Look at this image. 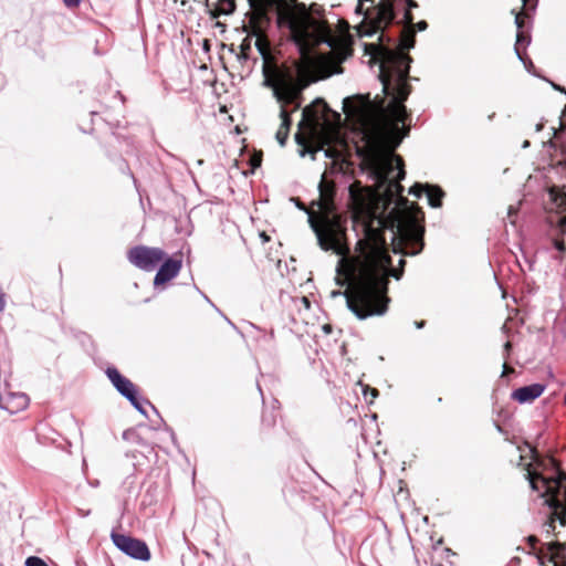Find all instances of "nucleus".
<instances>
[{"label":"nucleus","instance_id":"40","mask_svg":"<svg viewBox=\"0 0 566 566\" xmlns=\"http://www.w3.org/2000/svg\"><path fill=\"white\" fill-rule=\"evenodd\" d=\"M494 426H495V429L497 430V432H500V433L505 432L504 429L499 423H494Z\"/></svg>","mask_w":566,"mask_h":566},{"label":"nucleus","instance_id":"51","mask_svg":"<svg viewBox=\"0 0 566 566\" xmlns=\"http://www.w3.org/2000/svg\"><path fill=\"white\" fill-rule=\"evenodd\" d=\"M306 113H307V108H305V109L303 111V117H305Z\"/></svg>","mask_w":566,"mask_h":566},{"label":"nucleus","instance_id":"32","mask_svg":"<svg viewBox=\"0 0 566 566\" xmlns=\"http://www.w3.org/2000/svg\"><path fill=\"white\" fill-rule=\"evenodd\" d=\"M263 422L266 423L268 426H272L274 424L275 419L273 416H271V418H268L266 415H263Z\"/></svg>","mask_w":566,"mask_h":566},{"label":"nucleus","instance_id":"20","mask_svg":"<svg viewBox=\"0 0 566 566\" xmlns=\"http://www.w3.org/2000/svg\"><path fill=\"white\" fill-rule=\"evenodd\" d=\"M127 400L130 402V405H132V406H133V407H134V408H135L139 413H142V415H143V416H145V417H147V412H146V409H145V407H144L143 402H144V403H146V405H149V406L153 408V410L158 415L157 409H156V408H155V407H154V406H153L148 400H146V399H139V398H138V396H137V392H136V394H134V399H133V400H132V399H127Z\"/></svg>","mask_w":566,"mask_h":566},{"label":"nucleus","instance_id":"2","mask_svg":"<svg viewBox=\"0 0 566 566\" xmlns=\"http://www.w3.org/2000/svg\"><path fill=\"white\" fill-rule=\"evenodd\" d=\"M279 24L289 29L291 39L301 53L302 61L290 67L275 69L273 74L264 65L263 86L272 90V95L280 104L279 128L290 132L292 124L290 114L301 107L302 93L318 78L342 73V67L331 61V55L316 51L321 44L334 45L332 30L327 22L319 18L316 4L307 8L304 3L291 0V4L279 15Z\"/></svg>","mask_w":566,"mask_h":566},{"label":"nucleus","instance_id":"56","mask_svg":"<svg viewBox=\"0 0 566 566\" xmlns=\"http://www.w3.org/2000/svg\"><path fill=\"white\" fill-rule=\"evenodd\" d=\"M564 402H565V405H566V392H565V397H564Z\"/></svg>","mask_w":566,"mask_h":566},{"label":"nucleus","instance_id":"3","mask_svg":"<svg viewBox=\"0 0 566 566\" xmlns=\"http://www.w3.org/2000/svg\"><path fill=\"white\" fill-rule=\"evenodd\" d=\"M388 253L376 250L356 271L352 286L345 293L348 310L360 321L374 316H384L388 312V276L399 280L402 270L391 269Z\"/></svg>","mask_w":566,"mask_h":566},{"label":"nucleus","instance_id":"6","mask_svg":"<svg viewBox=\"0 0 566 566\" xmlns=\"http://www.w3.org/2000/svg\"><path fill=\"white\" fill-rule=\"evenodd\" d=\"M394 252L403 255H417L423 249L424 228L416 218L407 217L392 224Z\"/></svg>","mask_w":566,"mask_h":566},{"label":"nucleus","instance_id":"13","mask_svg":"<svg viewBox=\"0 0 566 566\" xmlns=\"http://www.w3.org/2000/svg\"><path fill=\"white\" fill-rule=\"evenodd\" d=\"M526 18H527V13H517L515 15V25L517 28L515 53H516V56L518 57V60L522 61L523 63H525V61H524L523 55L520 52L518 45L524 44V43L530 44V42H531V38L526 34H524V32L522 31Z\"/></svg>","mask_w":566,"mask_h":566},{"label":"nucleus","instance_id":"15","mask_svg":"<svg viewBox=\"0 0 566 566\" xmlns=\"http://www.w3.org/2000/svg\"><path fill=\"white\" fill-rule=\"evenodd\" d=\"M562 172L566 178V160L562 168ZM549 195L552 197V200L556 205L557 209H559L562 212L566 211V184L563 185L562 188H552L549 190Z\"/></svg>","mask_w":566,"mask_h":566},{"label":"nucleus","instance_id":"29","mask_svg":"<svg viewBox=\"0 0 566 566\" xmlns=\"http://www.w3.org/2000/svg\"><path fill=\"white\" fill-rule=\"evenodd\" d=\"M566 235V227H556V235L557 238H562L564 239V237Z\"/></svg>","mask_w":566,"mask_h":566},{"label":"nucleus","instance_id":"41","mask_svg":"<svg viewBox=\"0 0 566 566\" xmlns=\"http://www.w3.org/2000/svg\"><path fill=\"white\" fill-rule=\"evenodd\" d=\"M543 127H544V124H543V123H538V124L536 125L535 129H536V132H539V130H542V129H543Z\"/></svg>","mask_w":566,"mask_h":566},{"label":"nucleus","instance_id":"7","mask_svg":"<svg viewBox=\"0 0 566 566\" xmlns=\"http://www.w3.org/2000/svg\"><path fill=\"white\" fill-rule=\"evenodd\" d=\"M166 253L160 248H150L146 245H137L128 251V261L136 268L150 272L164 261Z\"/></svg>","mask_w":566,"mask_h":566},{"label":"nucleus","instance_id":"50","mask_svg":"<svg viewBox=\"0 0 566 566\" xmlns=\"http://www.w3.org/2000/svg\"><path fill=\"white\" fill-rule=\"evenodd\" d=\"M197 164H198V165H202V164H203V160H202V159H198V160H197Z\"/></svg>","mask_w":566,"mask_h":566},{"label":"nucleus","instance_id":"54","mask_svg":"<svg viewBox=\"0 0 566 566\" xmlns=\"http://www.w3.org/2000/svg\"><path fill=\"white\" fill-rule=\"evenodd\" d=\"M258 390L260 391V394L262 395V390H261V387L258 385Z\"/></svg>","mask_w":566,"mask_h":566},{"label":"nucleus","instance_id":"42","mask_svg":"<svg viewBox=\"0 0 566 566\" xmlns=\"http://www.w3.org/2000/svg\"><path fill=\"white\" fill-rule=\"evenodd\" d=\"M248 2H249L251 8H254L256 0H248Z\"/></svg>","mask_w":566,"mask_h":566},{"label":"nucleus","instance_id":"17","mask_svg":"<svg viewBox=\"0 0 566 566\" xmlns=\"http://www.w3.org/2000/svg\"><path fill=\"white\" fill-rule=\"evenodd\" d=\"M365 2H366L365 0H358V4L356 7L355 12L358 13V14H364L365 19L371 20V23H373V27H374L373 32H376L378 30H382L384 28L388 27L389 24H381V25H379L377 23L376 17H375V12L373 10V6L369 9H367L366 11L364 10V3Z\"/></svg>","mask_w":566,"mask_h":566},{"label":"nucleus","instance_id":"37","mask_svg":"<svg viewBox=\"0 0 566 566\" xmlns=\"http://www.w3.org/2000/svg\"><path fill=\"white\" fill-rule=\"evenodd\" d=\"M78 513H80L82 516L86 517V516H88V515H90L91 511H90V510H87V511L78 510Z\"/></svg>","mask_w":566,"mask_h":566},{"label":"nucleus","instance_id":"34","mask_svg":"<svg viewBox=\"0 0 566 566\" xmlns=\"http://www.w3.org/2000/svg\"><path fill=\"white\" fill-rule=\"evenodd\" d=\"M242 48H244L245 51H250V41L248 39H245L240 45V51H242Z\"/></svg>","mask_w":566,"mask_h":566},{"label":"nucleus","instance_id":"38","mask_svg":"<svg viewBox=\"0 0 566 566\" xmlns=\"http://www.w3.org/2000/svg\"><path fill=\"white\" fill-rule=\"evenodd\" d=\"M216 27H217L218 29H222V31L226 29V24H224V23H221V22H219V21H217V22H216Z\"/></svg>","mask_w":566,"mask_h":566},{"label":"nucleus","instance_id":"1","mask_svg":"<svg viewBox=\"0 0 566 566\" xmlns=\"http://www.w3.org/2000/svg\"><path fill=\"white\" fill-rule=\"evenodd\" d=\"M403 10L402 21L405 27L400 29V39L398 49L382 48L378 50V60L380 69V83L382 92L390 97L387 106L389 120L380 129H377L367 140V160L370 166L374 178L381 182H389V187H395L398 192L403 190L399 182L405 179L406 171L403 161L399 156L391 154L409 134V127L406 122L409 118L403 102L410 94L408 84L410 63L412 59L406 51L415 46L416 30L424 31L428 28L426 21H419L413 24L411 9L406 0L397 4V11Z\"/></svg>","mask_w":566,"mask_h":566},{"label":"nucleus","instance_id":"35","mask_svg":"<svg viewBox=\"0 0 566 566\" xmlns=\"http://www.w3.org/2000/svg\"><path fill=\"white\" fill-rule=\"evenodd\" d=\"M557 226H558V227H562V228H563V227H566V214H565V216H563V217H560V218L558 219V221H557Z\"/></svg>","mask_w":566,"mask_h":566},{"label":"nucleus","instance_id":"43","mask_svg":"<svg viewBox=\"0 0 566 566\" xmlns=\"http://www.w3.org/2000/svg\"><path fill=\"white\" fill-rule=\"evenodd\" d=\"M553 87L557 91L564 92V88H562L559 85L553 84Z\"/></svg>","mask_w":566,"mask_h":566},{"label":"nucleus","instance_id":"55","mask_svg":"<svg viewBox=\"0 0 566 566\" xmlns=\"http://www.w3.org/2000/svg\"><path fill=\"white\" fill-rule=\"evenodd\" d=\"M564 114H566V104H565V107H564V111H563Z\"/></svg>","mask_w":566,"mask_h":566},{"label":"nucleus","instance_id":"24","mask_svg":"<svg viewBox=\"0 0 566 566\" xmlns=\"http://www.w3.org/2000/svg\"><path fill=\"white\" fill-rule=\"evenodd\" d=\"M349 190V197L353 201L360 200V185L359 184H353L348 188Z\"/></svg>","mask_w":566,"mask_h":566},{"label":"nucleus","instance_id":"10","mask_svg":"<svg viewBox=\"0 0 566 566\" xmlns=\"http://www.w3.org/2000/svg\"><path fill=\"white\" fill-rule=\"evenodd\" d=\"M182 261L181 259L168 258L166 259L161 265L159 266L155 279L154 285L159 286L169 282L174 277H176L181 270Z\"/></svg>","mask_w":566,"mask_h":566},{"label":"nucleus","instance_id":"31","mask_svg":"<svg viewBox=\"0 0 566 566\" xmlns=\"http://www.w3.org/2000/svg\"><path fill=\"white\" fill-rule=\"evenodd\" d=\"M4 307H6V298H4V294L0 290V313L4 311Z\"/></svg>","mask_w":566,"mask_h":566},{"label":"nucleus","instance_id":"8","mask_svg":"<svg viewBox=\"0 0 566 566\" xmlns=\"http://www.w3.org/2000/svg\"><path fill=\"white\" fill-rule=\"evenodd\" d=\"M111 538L115 547L130 558L140 562L150 559V551L144 541L115 532L112 533Z\"/></svg>","mask_w":566,"mask_h":566},{"label":"nucleus","instance_id":"11","mask_svg":"<svg viewBox=\"0 0 566 566\" xmlns=\"http://www.w3.org/2000/svg\"><path fill=\"white\" fill-rule=\"evenodd\" d=\"M546 386L539 382L520 387L512 391L511 399L521 405L531 403L545 391Z\"/></svg>","mask_w":566,"mask_h":566},{"label":"nucleus","instance_id":"52","mask_svg":"<svg viewBox=\"0 0 566 566\" xmlns=\"http://www.w3.org/2000/svg\"><path fill=\"white\" fill-rule=\"evenodd\" d=\"M92 485H93V486H97V485H98V481L93 482V483H92Z\"/></svg>","mask_w":566,"mask_h":566},{"label":"nucleus","instance_id":"4","mask_svg":"<svg viewBox=\"0 0 566 566\" xmlns=\"http://www.w3.org/2000/svg\"><path fill=\"white\" fill-rule=\"evenodd\" d=\"M318 191L319 198L314 202L318 207L317 216L298 201H296V206L307 213L308 224L316 235L318 247L323 251H332L344 256L349 251L346 243V221L336 211L334 202L335 186L326 180L325 175L322 176L318 184Z\"/></svg>","mask_w":566,"mask_h":566},{"label":"nucleus","instance_id":"39","mask_svg":"<svg viewBox=\"0 0 566 566\" xmlns=\"http://www.w3.org/2000/svg\"><path fill=\"white\" fill-rule=\"evenodd\" d=\"M417 328H422L424 326V321L415 322Z\"/></svg>","mask_w":566,"mask_h":566},{"label":"nucleus","instance_id":"36","mask_svg":"<svg viewBox=\"0 0 566 566\" xmlns=\"http://www.w3.org/2000/svg\"><path fill=\"white\" fill-rule=\"evenodd\" d=\"M517 212V208L514 207V206H510L509 209H507V214L509 217L515 214Z\"/></svg>","mask_w":566,"mask_h":566},{"label":"nucleus","instance_id":"27","mask_svg":"<svg viewBox=\"0 0 566 566\" xmlns=\"http://www.w3.org/2000/svg\"><path fill=\"white\" fill-rule=\"evenodd\" d=\"M287 136H289V130H285V129H282V128H279L276 134H275V138H276V140L279 142V144L281 146L285 145Z\"/></svg>","mask_w":566,"mask_h":566},{"label":"nucleus","instance_id":"44","mask_svg":"<svg viewBox=\"0 0 566 566\" xmlns=\"http://www.w3.org/2000/svg\"><path fill=\"white\" fill-rule=\"evenodd\" d=\"M530 146V142L528 140H525L522 145L523 148H527Z\"/></svg>","mask_w":566,"mask_h":566},{"label":"nucleus","instance_id":"26","mask_svg":"<svg viewBox=\"0 0 566 566\" xmlns=\"http://www.w3.org/2000/svg\"><path fill=\"white\" fill-rule=\"evenodd\" d=\"M423 192L426 193V186L420 185V184H415L409 189V193L417 198H420Z\"/></svg>","mask_w":566,"mask_h":566},{"label":"nucleus","instance_id":"49","mask_svg":"<svg viewBox=\"0 0 566 566\" xmlns=\"http://www.w3.org/2000/svg\"><path fill=\"white\" fill-rule=\"evenodd\" d=\"M205 300H206L207 302H209L212 306H214V305L211 303V301L208 298V296H206V295H205Z\"/></svg>","mask_w":566,"mask_h":566},{"label":"nucleus","instance_id":"16","mask_svg":"<svg viewBox=\"0 0 566 566\" xmlns=\"http://www.w3.org/2000/svg\"><path fill=\"white\" fill-rule=\"evenodd\" d=\"M426 196L430 207L440 208L442 206L444 191L439 186L426 185Z\"/></svg>","mask_w":566,"mask_h":566},{"label":"nucleus","instance_id":"53","mask_svg":"<svg viewBox=\"0 0 566 566\" xmlns=\"http://www.w3.org/2000/svg\"><path fill=\"white\" fill-rule=\"evenodd\" d=\"M527 1H528V0H523V4H524V7H526V6H527Z\"/></svg>","mask_w":566,"mask_h":566},{"label":"nucleus","instance_id":"33","mask_svg":"<svg viewBox=\"0 0 566 566\" xmlns=\"http://www.w3.org/2000/svg\"><path fill=\"white\" fill-rule=\"evenodd\" d=\"M322 331L324 332V334L328 335L332 333L333 327L329 324H325L322 326Z\"/></svg>","mask_w":566,"mask_h":566},{"label":"nucleus","instance_id":"46","mask_svg":"<svg viewBox=\"0 0 566 566\" xmlns=\"http://www.w3.org/2000/svg\"><path fill=\"white\" fill-rule=\"evenodd\" d=\"M295 139H296L297 144H301V137L298 134H296Z\"/></svg>","mask_w":566,"mask_h":566},{"label":"nucleus","instance_id":"12","mask_svg":"<svg viewBox=\"0 0 566 566\" xmlns=\"http://www.w3.org/2000/svg\"><path fill=\"white\" fill-rule=\"evenodd\" d=\"M547 554L539 557L544 566H566L565 545L552 542L547 545Z\"/></svg>","mask_w":566,"mask_h":566},{"label":"nucleus","instance_id":"14","mask_svg":"<svg viewBox=\"0 0 566 566\" xmlns=\"http://www.w3.org/2000/svg\"><path fill=\"white\" fill-rule=\"evenodd\" d=\"M235 11L234 0H218L214 8H209L208 13L211 19H217L220 15H229Z\"/></svg>","mask_w":566,"mask_h":566},{"label":"nucleus","instance_id":"30","mask_svg":"<svg viewBox=\"0 0 566 566\" xmlns=\"http://www.w3.org/2000/svg\"><path fill=\"white\" fill-rule=\"evenodd\" d=\"M63 2L65 3V6L72 8V7H77L81 2V0H63Z\"/></svg>","mask_w":566,"mask_h":566},{"label":"nucleus","instance_id":"23","mask_svg":"<svg viewBox=\"0 0 566 566\" xmlns=\"http://www.w3.org/2000/svg\"><path fill=\"white\" fill-rule=\"evenodd\" d=\"M25 566H49L48 563L38 556H30L25 559Z\"/></svg>","mask_w":566,"mask_h":566},{"label":"nucleus","instance_id":"45","mask_svg":"<svg viewBox=\"0 0 566 566\" xmlns=\"http://www.w3.org/2000/svg\"><path fill=\"white\" fill-rule=\"evenodd\" d=\"M528 541L530 543L534 544L537 539L534 536H530Z\"/></svg>","mask_w":566,"mask_h":566},{"label":"nucleus","instance_id":"5","mask_svg":"<svg viewBox=\"0 0 566 566\" xmlns=\"http://www.w3.org/2000/svg\"><path fill=\"white\" fill-rule=\"evenodd\" d=\"M553 468L551 474L527 470L526 478L532 490L537 491L545 497V503L553 510L548 523L545 525L547 532L555 531L556 522L560 526L566 525V473L559 468Z\"/></svg>","mask_w":566,"mask_h":566},{"label":"nucleus","instance_id":"47","mask_svg":"<svg viewBox=\"0 0 566 566\" xmlns=\"http://www.w3.org/2000/svg\"><path fill=\"white\" fill-rule=\"evenodd\" d=\"M399 265H400V268H402L405 265V260L403 259L399 260Z\"/></svg>","mask_w":566,"mask_h":566},{"label":"nucleus","instance_id":"22","mask_svg":"<svg viewBox=\"0 0 566 566\" xmlns=\"http://www.w3.org/2000/svg\"><path fill=\"white\" fill-rule=\"evenodd\" d=\"M511 349H512L511 342H506L503 346L504 364H503L502 377L509 373L507 360L510 357Z\"/></svg>","mask_w":566,"mask_h":566},{"label":"nucleus","instance_id":"48","mask_svg":"<svg viewBox=\"0 0 566 566\" xmlns=\"http://www.w3.org/2000/svg\"><path fill=\"white\" fill-rule=\"evenodd\" d=\"M253 166H254V167H255V166H260V160H256V159H255V160L253 161Z\"/></svg>","mask_w":566,"mask_h":566},{"label":"nucleus","instance_id":"9","mask_svg":"<svg viewBox=\"0 0 566 566\" xmlns=\"http://www.w3.org/2000/svg\"><path fill=\"white\" fill-rule=\"evenodd\" d=\"M105 375L119 395L126 399H134V394L137 392L136 386L123 376L116 367H107Z\"/></svg>","mask_w":566,"mask_h":566},{"label":"nucleus","instance_id":"21","mask_svg":"<svg viewBox=\"0 0 566 566\" xmlns=\"http://www.w3.org/2000/svg\"><path fill=\"white\" fill-rule=\"evenodd\" d=\"M553 248L558 252V255L555 256V260L562 262L563 254L566 252L565 241L562 238L554 237L551 239Z\"/></svg>","mask_w":566,"mask_h":566},{"label":"nucleus","instance_id":"28","mask_svg":"<svg viewBox=\"0 0 566 566\" xmlns=\"http://www.w3.org/2000/svg\"><path fill=\"white\" fill-rule=\"evenodd\" d=\"M237 57L241 62L249 60V51H245V49L242 48V51H240V53H238Z\"/></svg>","mask_w":566,"mask_h":566},{"label":"nucleus","instance_id":"18","mask_svg":"<svg viewBox=\"0 0 566 566\" xmlns=\"http://www.w3.org/2000/svg\"><path fill=\"white\" fill-rule=\"evenodd\" d=\"M255 46H256V49H258L259 53L261 54V56H262V57H263V60H264L263 66H264V65H266V66L270 69V73H271V74H273V72H274V70H275V69H280V67H290V66H292L294 63H297V61H294V62H293L292 64H290V65H287V64H283V65H273V66H270V65L268 64V62H266V59H268V51H266V48H265V45L263 44V42H262L260 39H258V40L255 41ZM301 61H302V56L300 55V60H298V62H301Z\"/></svg>","mask_w":566,"mask_h":566},{"label":"nucleus","instance_id":"25","mask_svg":"<svg viewBox=\"0 0 566 566\" xmlns=\"http://www.w3.org/2000/svg\"><path fill=\"white\" fill-rule=\"evenodd\" d=\"M360 386H361V390H363V395H364L365 399H367L368 394H370V396H371L370 402L373 401V399L378 397L379 392L376 388H370L368 385H363L361 382H360Z\"/></svg>","mask_w":566,"mask_h":566},{"label":"nucleus","instance_id":"19","mask_svg":"<svg viewBox=\"0 0 566 566\" xmlns=\"http://www.w3.org/2000/svg\"><path fill=\"white\" fill-rule=\"evenodd\" d=\"M318 151H324V157L326 158H335L336 157V151L333 150V149H324L323 147H317V148H308V147H303L302 149L298 150V154L301 157H305L306 155H311L312 159L315 160L316 159V154Z\"/></svg>","mask_w":566,"mask_h":566}]
</instances>
